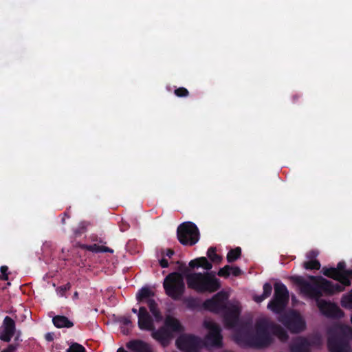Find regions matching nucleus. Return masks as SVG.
<instances>
[{
  "label": "nucleus",
  "mask_w": 352,
  "mask_h": 352,
  "mask_svg": "<svg viewBox=\"0 0 352 352\" xmlns=\"http://www.w3.org/2000/svg\"><path fill=\"white\" fill-rule=\"evenodd\" d=\"M177 236L182 244L192 245L199 240V231L194 223H184L177 229Z\"/></svg>",
  "instance_id": "nucleus-7"
},
{
  "label": "nucleus",
  "mask_w": 352,
  "mask_h": 352,
  "mask_svg": "<svg viewBox=\"0 0 352 352\" xmlns=\"http://www.w3.org/2000/svg\"><path fill=\"white\" fill-rule=\"evenodd\" d=\"M175 94L179 98L187 97L189 95V91L185 87H179L175 89Z\"/></svg>",
  "instance_id": "nucleus-27"
},
{
  "label": "nucleus",
  "mask_w": 352,
  "mask_h": 352,
  "mask_svg": "<svg viewBox=\"0 0 352 352\" xmlns=\"http://www.w3.org/2000/svg\"><path fill=\"white\" fill-rule=\"evenodd\" d=\"M204 327L208 330V334L206 337L205 344L209 346H219L221 342V336L220 329L212 320H205L204 322Z\"/></svg>",
  "instance_id": "nucleus-11"
},
{
  "label": "nucleus",
  "mask_w": 352,
  "mask_h": 352,
  "mask_svg": "<svg viewBox=\"0 0 352 352\" xmlns=\"http://www.w3.org/2000/svg\"><path fill=\"white\" fill-rule=\"evenodd\" d=\"M216 250L214 248H210L208 250L207 256L210 258V259L215 263H220L222 260V258L216 254Z\"/></svg>",
  "instance_id": "nucleus-26"
},
{
  "label": "nucleus",
  "mask_w": 352,
  "mask_h": 352,
  "mask_svg": "<svg viewBox=\"0 0 352 352\" xmlns=\"http://www.w3.org/2000/svg\"><path fill=\"white\" fill-rule=\"evenodd\" d=\"M117 352H128V351H126V350H124L123 348H119V349L117 350Z\"/></svg>",
  "instance_id": "nucleus-37"
},
{
  "label": "nucleus",
  "mask_w": 352,
  "mask_h": 352,
  "mask_svg": "<svg viewBox=\"0 0 352 352\" xmlns=\"http://www.w3.org/2000/svg\"><path fill=\"white\" fill-rule=\"evenodd\" d=\"M228 295L223 292H219L212 299L205 302L204 306L212 311H219L225 307Z\"/></svg>",
  "instance_id": "nucleus-13"
},
{
  "label": "nucleus",
  "mask_w": 352,
  "mask_h": 352,
  "mask_svg": "<svg viewBox=\"0 0 352 352\" xmlns=\"http://www.w3.org/2000/svg\"><path fill=\"white\" fill-rule=\"evenodd\" d=\"M345 264L340 262L336 268H323V274L339 280L344 286L350 285L349 278H352V270H344Z\"/></svg>",
  "instance_id": "nucleus-8"
},
{
  "label": "nucleus",
  "mask_w": 352,
  "mask_h": 352,
  "mask_svg": "<svg viewBox=\"0 0 352 352\" xmlns=\"http://www.w3.org/2000/svg\"><path fill=\"white\" fill-rule=\"evenodd\" d=\"M47 339H48V340H51V336H50V335H47Z\"/></svg>",
  "instance_id": "nucleus-40"
},
{
  "label": "nucleus",
  "mask_w": 352,
  "mask_h": 352,
  "mask_svg": "<svg viewBox=\"0 0 352 352\" xmlns=\"http://www.w3.org/2000/svg\"><path fill=\"white\" fill-rule=\"evenodd\" d=\"M67 352H85V350L83 346L75 343L70 346Z\"/></svg>",
  "instance_id": "nucleus-28"
},
{
  "label": "nucleus",
  "mask_w": 352,
  "mask_h": 352,
  "mask_svg": "<svg viewBox=\"0 0 352 352\" xmlns=\"http://www.w3.org/2000/svg\"><path fill=\"white\" fill-rule=\"evenodd\" d=\"M189 265L192 267H202L206 270H210L212 268V265L205 257H200L197 259L192 260L190 261Z\"/></svg>",
  "instance_id": "nucleus-21"
},
{
  "label": "nucleus",
  "mask_w": 352,
  "mask_h": 352,
  "mask_svg": "<svg viewBox=\"0 0 352 352\" xmlns=\"http://www.w3.org/2000/svg\"><path fill=\"white\" fill-rule=\"evenodd\" d=\"M274 290V298L268 303L267 308L273 312L279 313L285 307L288 302V291L281 283H276Z\"/></svg>",
  "instance_id": "nucleus-6"
},
{
  "label": "nucleus",
  "mask_w": 352,
  "mask_h": 352,
  "mask_svg": "<svg viewBox=\"0 0 352 352\" xmlns=\"http://www.w3.org/2000/svg\"><path fill=\"white\" fill-rule=\"evenodd\" d=\"M309 343L304 338L298 339L292 348V352H308Z\"/></svg>",
  "instance_id": "nucleus-20"
},
{
  "label": "nucleus",
  "mask_w": 352,
  "mask_h": 352,
  "mask_svg": "<svg viewBox=\"0 0 352 352\" xmlns=\"http://www.w3.org/2000/svg\"><path fill=\"white\" fill-rule=\"evenodd\" d=\"M153 297V292L148 288H142L136 296L139 302H144L148 305L150 311L155 317V320L157 322L160 321L162 320V316L157 309V304Z\"/></svg>",
  "instance_id": "nucleus-10"
},
{
  "label": "nucleus",
  "mask_w": 352,
  "mask_h": 352,
  "mask_svg": "<svg viewBox=\"0 0 352 352\" xmlns=\"http://www.w3.org/2000/svg\"><path fill=\"white\" fill-rule=\"evenodd\" d=\"M132 311H133V313H135V314H136V313L138 312L137 309H135V308H133V309H132Z\"/></svg>",
  "instance_id": "nucleus-39"
},
{
  "label": "nucleus",
  "mask_w": 352,
  "mask_h": 352,
  "mask_svg": "<svg viewBox=\"0 0 352 352\" xmlns=\"http://www.w3.org/2000/svg\"><path fill=\"white\" fill-rule=\"evenodd\" d=\"M226 323L228 324V325H229V326H232V324H231V323L228 321V318H226Z\"/></svg>",
  "instance_id": "nucleus-38"
},
{
  "label": "nucleus",
  "mask_w": 352,
  "mask_h": 352,
  "mask_svg": "<svg viewBox=\"0 0 352 352\" xmlns=\"http://www.w3.org/2000/svg\"><path fill=\"white\" fill-rule=\"evenodd\" d=\"M164 287L168 296L173 299H179L185 290V285L182 274H170L164 281Z\"/></svg>",
  "instance_id": "nucleus-5"
},
{
  "label": "nucleus",
  "mask_w": 352,
  "mask_h": 352,
  "mask_svg": "<svg viewBox=\"0 0 352 352\" xmlns=\"http://www.w3.org/2000/svg\"><path fill=\"white\" fill-rule=\"evenodd\" d=\"M329 347L331 352H351L349 344L341 341H336L333 338L329 340Z\"/></svg>",
  "instance_id": "nucleus-16"
},
{
  "label": "nucleus",
  "mask_w": 352,
  "mask_h": 352,
  "mask_svg": "<svg viewBox=\"0 0 352 352\" xmlns=\"http://www.w3.org/2000/svg\"><path fill=\"white\" fill-rule=\"evenodd\" d=\"M268 322L266 318L261 320L255 327L249 331L241 330L234 338L236 342L243 346L252 347H263L271 342V337L267 331Z\"/></svg>",
  "instance_id": "nucleus-2"
},
{
  "label": "nucleus",
  "mask_w": 352,
  "mask_h": 352,
  "mask_svg": "<svg viewBox=\"0 0 352 352\" xmlns=\"http://www.w3.org/2000/svg\"><path fill=\"white\" fill-rule=\"evenodd\" d=\"M174 254V252L170 249H167L166 250H163L162 252V256H166L169 258H170Z\"/></svg>",
  "instance_id": "nucleus-33"
},
{
  "label": "nucleus",
  "mask_w": 352,
  "mask_h": 352,
  "mask_svg": "<svg viewBox=\"0 0 352 352\" xmlns=\"http://www.w3.org/2000/svg\"><path fill=\"white\" fill-rule=\"evenodd\" d=\"M341 305L343 307L349 309H352V290L344 295L341 300ZM352 318V314L351 316V319Z\"/></svg>",
  "instance_id": "nucleus-24"
},
{
  "label": "nucleus",
  "mask_w": 352,
  "mask_h": 352,
  "mask_svg": "<svg viewBox=\"0 0 352 352\" xmlns=\"http://www.w3.org/2000/svg\"><path fill=\"white\" fill-rule=\"evenodd\" d=\"M318 252L311 251L307 254L309 261L304 263L305 268L307 270H318L320 267V263L316 259Z\"/></svg>",
  "instance_id": "nucleus-17"
},
{
  "label": "nucleus",
  "mask_w": 352,
  "mask_h": 352,
  "mask_svg": "<svg viewBox=\"0 0 352 352\" xmlns=\"http://www.w3.org/2000/svg\"><path fill=\"white\" fill-rule=\"evenodd\" d=\"M91 250L95 252H112L113 250H109L108 248H106L104 246H98L96 248H92Z\"/></svg>",
  "instance_id": "nucleus-32"
},
{
  "label": "nucleus",
  "mask_w": 352,
  "mask_h": 352,
  "mask_svg": "<svg viewBox=\"0 0 352 352\" xmlns=\"http://www.w3.org/2000/svg\"><path fill=\"white\" fill-rule=\"evenodd\" d=\"M126 347L133 352H148L149 346L142 341H131L126 344Z\"/></svg>",
  "instance_id": "nucleus-18"
},
{
  "label": "nucleus",
  "mask_w": 352,
  "mask_h": 352,
  "mask_svg": "<svg viewBox=\"0 0 352 352\" xmlns=\"http://www.w3.org/2000/svg\"><path fill=\"white\" fill-rule=\"evenodd\" d=\"M160 264L162 267H167L168 265V260L162 256V258L160 260Z\"/></svg>",
  "instance_id": "nucleus-35"
},
{
  "label": "nucleus",
  "mask_w": 352,
  "mask_h": 352,
  "mask_svg": "<svg viewBox=\"0 0 352 352\" xmlns=\"http://www.w3.org/2000/svg\"><path fill=\"white\" fill-rule=\"evenodd\" d=\"M241 248H236L234 250H231L227 254V261L232 263L239 258L241 256Z\"/></svg>",
  "instance_id": "nucleus-25"
},
{
  "label": "nucleus",
  "mask_w": 352,
  "mask_h": 352,
  "mask_svg": "<svg viewBox=\"0 0 352 352\" xmlns=\"http://www.w3.org/2000/svg\"><path fill=\"white\" fill-rule=\"evenodd\" d=\"M14 323L9 317L4 319L3 328L0 334V339L8 342L14 333Z\"/></svg>",
  "instance_id": "nucleus-15"
},
{
  "label": "nucleus",
  "mask_w": 352,
  "mask_h": 352,
  "mask_svg": "<svg viewBox=\"0 0 352 352\" xmlns=\"http://www.w3.org/2000/svg\"><path fill=\"white\" fill-rule=\"evenodd\" d=\"M77 296H78V293H77V292H76V293L74 294V296H75V297H77Z\"/></svg>",
  "instance_id": "nucleus-41"
},
{
  "label": "nucleus",
  "mask_w": 352,
  "mask_h": 352,
  "mask_svg": "<svg viewBox=\"0 0 352 352\" xmlns=\"http://www.w3.org/2000/svg\"><path fill=\"white\" fill-rule=\"evenodd\" d=\"M343 331L346 336H352V329L350 327H346Z\"/></svg>",
  "instance_id": "nucleus-36"
},
{
  "label": "nucleus",
  "mask_w": 352,
  "mask_h": 352,
  "mask_svg": "<svg viewBox=\"0 0 352 352\" xmlns=\"http://www.w3.org/2000/svg\"><path fill=\"white\" fill-rule=\"evenodd\" d=\"M71 287V285L69 283L67 284L65 286H64L63 287H60L58 289V293L60 295V296H63V292L65 290H67V289H69V288Z\"/></svg>",
  "instance_id": "nucleus-34"
},
{
  "label": "nucleus",
  "mask_w": 352,
  "mask_h": 352,
  "mask_svg": "<svg viewBox=\"0 0 352 352\" xmlns=\"http://www.w3.org/2000/svg\"><path fill=\"white\" fill-rule=\"evenodd\" d=\"M272 292V286L269 283H265L263 285V292L261 296H255L254 297V300L256 302H261L264 300L265 298L269 297Z\"/></svg>",
  "instance_id": "nucleus-23"
},
{
  "label": "nucleus",
  "mask_w": 352,
  "mask_h": 352,
  "mask_svg": "<svg viewBox=\"0 0 352 352\" xmlns=\"http://www.w3.org/2000/svg\"><path fill=\"white\" fill-rule=\"evenodd\" d=\"M186 278L188 287L199 292H214L221 286L219 280L212 273H190Z\"/></svg>",
  "instance_id": "nucleus-4"
},
{
  "label": "nucleus",
  "mask_w": 352,
  "mask_h": 352,
  "mask_svg": "<svg viewBox=\"0 0 352 352\" xmlns=\"http://www.w3.org/2000/svg\"><path fill=\"white\" fill-rule=\"evenodd\" d=\"M203 345V342L192 335H182L176 340L177 347L183 352H197Z\"/></svg>",
  "instance_id": "nucleus-9"
},
{
  "label": "nucleus",
  "mask_w": 352,
  "mask_h": 352,
  "mask_svg": "<svg viewBox=\"0 0 352 352\" xmlns=\"http://www.w3.org/2000/svg\"><path fill=\"white\" fill-rule=\"evenodd\" d=\"M53 323L58 328L70 327L73 325L72 322H71L66 317L59 316L53 318Z\"/></svg>",
  "instance_id": "nucleus-22"
},
{
  "label": "nucleus",
  "mask_w": 352,
  "mask_h": 352,
  "mask_svg": "<svg viewBox=\"0 0 352 352\" xmlns=\"http://www.w3.org/2000/svg\"><path fill=\"white\" fill-rule=\"evenodd\" d=\"M317 305L320 311L324 315L331 317H340L342 312L335 304L317 299Z\"/></svg>",
  "instance_id": "nucleus-14"
},
{
  "label": "nucleus",
  "mask_w": 352,
  "mask_h": 352,
  "mask_svg": "<svg viewBox=\"0 0 352 352\" xmlns=\"http://www.w3.org/2000/svg\"><path fill=\"white\" fill-rule=\"evenodd\" d=\"M8 267L7 266H2L1 267V275L0 278L7 280L8 278V274L7 273L8 272Z\"/></svg>",
  "instance_id": "nucleus-29"
},
{
  "label": "nucleus",
  "mask_w": 352,
  "mask_h": 352,
  "mask_svg": "<svg viewBox=\"0 0 352 352\" xmlns=\"http://www.w3.org/2000/svg\"><path fill=\"white\" fill-rule=\"evenodd\" d=\"M293 98H294V100H295L296 99H297V96H294Z\"/></svg>",
  "instance_id": "nucleus-42"
},
{
  "label": "nucleus",
  "mask_w": 352,
  "mask_h": 352,
  "mask_svg": "<svg viewBox=\"0 0 352 352\" xmlns=\"http://www.w3.org/2000/svg\"><path fill=\"white\" fill-rule=\"evenodd\" d=\"M241 273V271L238 267L226 265L219 271L218 275L223 277H228L230 274L237 276Z\"/></svg>",
  "instance_id": "nucleus-19"
},
{
  "label": "nucleus",
  "mask_w": 352,
  "mask_h": 352,
  "mask_svg": "<svg viewBox=\"0 0 352 352\" xmlns=\"http://www.w3.org/2000/svg\"><path fill=\"white\" fill-rule=\"evenodd\" d=\"M138 326L142 330L153 331V338L164 345L173 338L174 333H179L183 330V327L179 320L168 316L165 319L164 327L158 331H154L153 320L144 307H140L139 309Z\"/></svg>",
  "instance_id": "nucleus-1"
},
{
  "label": "nucleus",
  "mask_w": 352,
  "mask_h": 352,
  "mask_svg": "<svg viewBox=\"0 0 352 352\" xmlns=\"http://www.w3.org/2000/svg\"><path fill=\"white\" fill-rule=\"evenodd\" d=\"M292 278L298 285L300 292L309 298H318L322 294H333L344 289V287L340 286L338 284L333 285L330 281L322 277L316 278L310 276L309 282L300 276H296Z\"/></svg>",
  "instance_id": "nucleus-3"
},
{
  "label": "nucleus",
  "mask_w": 352,
  "mask_h": 352,
  "mask_svg": "<svg viewBox=\"0 0 352 352\" xmlns=\"http://www.w3.org/2000/svg\"><path fill=\"white\" fill-rule=\"evenodd\" d=\"M239 313V307L237 305H236L234 306L233 311L230 314V317L235 321L238 317Z\"/></svg>",
  "instance_id": "nucleus-31"
},
{
  "label": "nucleus",
  "mask_w": 352,
  "mask_h": 352,
  "mask_svg": "<svg viewBox=\"0 0 352 352\" xmlns=\"http://www.w3.org/2000/svg\"><path fill=\"white\" fill-rule=\"evenodd\" d=\"M275 333L278 337V338L281 340H285L287 338L286 333L284 331H283L282 329H278L276 330Z\"/></svg>",
  "instance_id": "nucleus-30"
},
{
  "label": "nucleus",
  "mask_w": 352,
  "mask_h": 352,
  "mask_svg": "<svg viewBox=\"0 0 352 352\" xmlns=\"http://www.w3.org/2000/svg\"><path fill=\"white\" fill-rule=\"evenodd\" d=\"M282 322L288 329L294 332L302 331L305 327V323L301 316L296 312H290L286 318H280Z\"/></svg>",
  "instance_id": "nucleus-12"
}]
</instances>
